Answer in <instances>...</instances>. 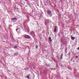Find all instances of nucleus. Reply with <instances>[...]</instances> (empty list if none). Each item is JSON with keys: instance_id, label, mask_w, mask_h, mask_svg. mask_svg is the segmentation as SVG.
Returning <instances> with one entry per match:
<instances>
[{"instance_id": "1", "label": "nucleus", "mask_w": 79, "mask_h": 79, "mask_svg": "<svg viewBox=\"0 0 79 79\" xmlns=\"http://www.w3.org/2000/svg\"><path fill=\"white\" fill-rule=\"evenodd\" d=\"M46 12L49 17H52V16H53V14H52V11L50 10H47Z\"/></svg>"}, {"instance_id": "2", "label": "nucleus", "mask_w": 79, "mask_h": 79, "mask_svg": "<svg viewBox=\"0 0 79 79\" xmlns=\"http://www.w3.org/2000/svg\"><path fill=\"white\" fill-rule=\"evenodd\" d=\"M25 38H26V39H31V38L30 36H29V35H25L24 36Z\"/></svg>"}, {"instance_id": "3", "label": "nucleus", "mask_w": 79, "mask_h": 79, "mask_svg": "<svg viewBox=\"0 0 79 79\" xmlns=\"http://www.w3.org/2000/svg\"><path fill=\"white\" fill-rule=\"evenodd\" d=\"M49 23V21L48 20H46L45 22V25H47Z\"/></svg>"}, {"instance_id": "4", "label": "nucleus", "mask_w": 79, "mask_h": 79, "mask_svg": "<svg viewBox=\"0 0 79 79\" xmlns=\"http://www.w3.org/2000/svg\"><path fill=\"white\" fill-rule=\"evenodd\" d=\"M26 25H27V24L25 22H24L23 23V26L25 29H26V26H27Z\"/></svg>"}, {"instance_id": "5", "label": "nucleus", "mask_w": 79, "mask_h": 79, "mask_svg": "<svg viewBox=\"0 0 79 79\" xmlns=\"http://www.w3.org/2000/svg\"><path fill=\"white\" fill-rule=\"evenodd\" d=\"M57 26H56L54 28V32H56V31H57L56 30L57 29Z\"/></svg>"}, {"instance_id": "6", "label": "nucleus", "mask_w": 79, "mask_h": 79, "mask_svg": "<svg viewBox=\"0 0 79 79\" xmlns=\"http://www.w3.org/2000/svg\"><path fill=\"white\" fill-rule=\"evenodd\" d=\"M16 31L18 33H19V32H20V28H19L17 29H16Z\"/></svg>"}, {"instance_id": "7", "label": "nucleus", "mask_w": 79, "mask_h": 79, "mask_svg": "<svg viewBox=\"0 0 79 79\" xmlns=\"http://www.w3.org/2000/svg\"><path fill=\"white\" fill-rule=\"evenodd\" d=\"M48 72V70H44L43 73L44 74H47V73Z\"/></svg>"}, {"instance_id": "8", "label": "nucleus", "mask_w": 79, "mask_h": 79, "mask_svg": "<svg viewBox=\"0 0 79 79\" xmlns=\"http://www.w3.org/2000/svg\"><path fill=\"white\" fill-rule=\"evenodd\" d=\"M18 55V53L16 52L14 53V56H17Z\"/></svg>"}, {"instance_id": "9", "label": "nucleus", "mask_w": 79, "mask_h": 79, "mask_svg": "<svg viewBox=\"0 0 79 79\" xmlns=\"http://www.w3.org/2000/svg\"><path fill=\"white\" fill-rule=\"evenodd\" d=\"M31 33L32 35H35V32L34 31H31Z\"/></svg>"}, {"instance_id": "10", "label": "nucleus", "mask_w": 79, "mask_h": 79, "mask_svg": "<svg viewBox=\"0 0 79 79\" xmlns=\"http://www.w3.org/2000/svg\"><path fill=\"white\" fill-rule=\"evenodd\" d=\"M12 21H15V20H16H16H17V19H16V18H13L12 19Z\"/></svg>"}, {"instance_id": "11", "label": "nucleus", "mask_w": 79, "mask_h": 79, "mask_svg": "<svg viewBox=\"0 0 79 79\" xmlns=\"http://www.w3.org/2000/svg\"><path fill=\"white\" fill-rule=\"evenodd\" d=\"M63 54H61L60 55V59L62 60V59H63Z\"/></svg>"}, {"instance_id": "12", "label": "nucleus", "mask_w": 79, "mask_h": 79, "mask_svg": "<svg viewBox=\"0 0 79 79\" xmlns=\"http://www.w3.org/2000/svg\"><path fill=\"white\" fill-rule=\"evenodd\" d=\"M49 39L50 41V42H52V40L51 39V37H49Z\"/></svg>"}, {"instance_id": "13", "label": "nucleus", "mask_w": 79, "mask_h": 79, "mask_svg": "<svg viewBox=\"0 0 79 79\" xmlns=\"http://www.w3.org/2000/svg\"><path fill=\"white\" fill-rule=\"evenodd\" d=\"M71 39L72 40H74V39H75V38L73 37H71Z\"/></svg>"}, {"instance_id": "14", "label": "nucleus", "mask_w": 79, "mask_h": 79, "mask_svg": "<svg viewBox=\"0 0 79 79\" xmlns=\"http://www.w3.org/2000/svg\"><path fill=\"white\" fill-rule=\"evenodd\" d=\"M30 76V74H29L28 76H27V77L28 78V79H30L29 78V76Z\"/></svg>"}, {"instance_id": "15", "label": "nucleus", "mask_w": 79, "mask_h": 79, "mask_svg": "<svg viewBox=\"0 0 79 79\" xmlns=\"http://www.w3.org/2000/svg\"><path fill=\"white\" fill-rule=\"evenodd\" d=\"M46 66H48V67H50V66H49V64H46Z\"/></svg>"}, {"instance_id": "16", "label": "nucleus", "mask_w": 79, "mask_h": 79, "mask_svg": "<svg viewBox=\"0 0 79 79\" xmlns=\"http://www.w3.org/2000/svg\"><path fill=\"white\" fill-rule=\"evenodd\" d=\"M37 48H38V46L36 45V46L35 48H36V49H37Z\"/></svg>"}, {"instance_id": "17", "label": "nucleus", "mask_w": 79, "mask_h": 79, "mask_svg": "<svg viewBox=\"0 0 79 79\" xmlns=\"http://www.w3.org/2000/svg\"><path fill=\"white\" fill-rule=\"evenodd\" d=\"M14 48H17V46H14Z\"/></svg>"}, {"instance_id": "18", "label": "nucleus", "mask_w": 79, "mask_h": 79, "mask_svg": "<svg viewBox=\"0 0 79 79\" xmlns=\"http://www.w3.org/2000/svg\"><path fill=\"white\" fill-rule=\"evenodd\" d=\"M50 69H51V71H53V69L51 68Z\"/></svg>"}, {"instance_id": "19", "label": "nucleus", "mask_w": 79, "mask_h": 79, "mask_svg": "<svg viewBox=\"0 0 79 79\" xmlns=\"http://www.w3.org/2000/svg\"><path fill=\"white\" fill-rule=\"evenodd\" d=\"M75 58H78V56H75Z\"/></svg>"}, {"instance_id": "20", "label": "nucleus", "mask_w": 79, "mask_h": 79, "mask_svg": "<svg viewBox=\"0 0 79 79\" xmlns=\"http://www.w3.org/2000/svg\"><path fill=\"white\" fill-rule=\"evenodd\" d=\"M77 50H79V47L77 48Z\"/></svg>"}, {"instance_id": "21", "label": "nucleus", "mask_w": 79, "mask_h": 79, "mask_svg": "<svg viewBox=\"0 0 79 79\" xmlns=\"http://www.w3.org/2000/svg\"><path fill=\"white\" fill-rule=\"evenodd\" d=\"M54 7L55 8L56 7V6H55Z\"/></svg>"}, {"instance_id": "22", "label": "nucleus", "mask_w": 79, "mask_h": 79, "mask_svg": "<svg viewBox=\"0 0 79 79\" xmlns=\"http://www.w3.org/2000/svg\"><path fill=\"white\" fill-rule=\"evenodd\" d=\"M28 32H29V31H28Z\"/></svg>"}, {"instance_id": "23", "label": "nucleus", "mask_w": 79, "mask_h": 79, "mask_svg": "<svg viewBox=\"0 0 79 79\" xmlns=\"http://www.w3.org/2000/svg\"><path fill=\"white\" fill-rule=\"evenodd\" d=\"M66 50H67V49H66Z\"/></svg>"}]
</instances>
